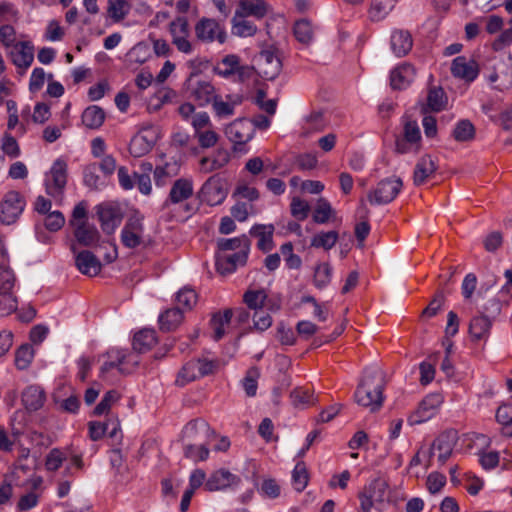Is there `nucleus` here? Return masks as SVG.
Masks as SVG:
<instances>
[{"label":"nucleus","mask_w":512,"mask_h":512,"mask_svg":"<svg viewBox=\"0 0 512 512\" xmlns=\"http://www.w3.org/2000/svg\"><path fill=\"white\" fill-rule=\"evenodd\" d=\"M95 209L102 231L106 234H113L123 218L120 207L112 202H104L97 205Z\"/></svg>","instance_id":"f8f14e48"},{"label":"nucleus","mask_w":512,"mask_h":512,"mask_svg":"<svg viewBox=\"0 0 512 512\" xmlns=\"http://www.w3.org/2000/svg\"><path fill=\"white\" fill-rule=\"evenodd\" d=\"M45 395L40 386H28L22 392V403L27 410L36 411L44 404Z\"/></svg>","instance_id":"f704fd0d"},{"label":"nucleus","mask_w":512,"mask_h":512,"mask_svg":"<svg viewBox=\"0 0 512 512\" xmlns=\"http://www.w3.org/2000/svg\"><path fill=\"white\" fill-rule=\"evenodd\" d=\"M217 95L215 87L208 81H197L190 88V96L200 107L212 104Z\"/></svg>","instance_id":"c756f323"},{"label":"nucleus","mask_w":512,"mask_h":512,"mask_svg":"<svg viewBox=\"0 0 512 512\" xmlns=\"http://www.w3.org/2000/svg\"><path fill=\"white\" fill-rule=\"evenodd\" d=\"M143 236V217L139 214L131 215L121 230L122 244L129 249H134L143 243Z\"/></svg>","instance_id":"9b49d317"},{"label":"nucleus","mask_w":512,"mask_h":512,"mask_svg":"<svg viewBox=\"0 0 512 512\" xmlns=\"http://www.w3.org/2000/svg\"><path fill=\"white\" fill-rule=\"evenodd\" d=\"M198 378L200 377L199 372L197 371V363L192 359L186 362L178 371L175 384L179 387H183Z\"/></svg>","instance_id":"a18cd8bd"},{"label":"nucleus","mask_w":512,"mask_h":512,"mask_svg":"<svg viewBox=\"0 0 512 512\" xmlns=\"http://www.w3.org/2000/svg\"><path fill=\"white\" fill-rule=\"evenodd\" d=\"M182 320L183 311L179 307L167 309L159 316L160 329L172 331L181 324Z\"/></svg>","instance_id":"4c0bfd02"},{"label":"nucleus","mask_w":512,"mask_h":512,"mask_svg":"<svg viewBox=\"0 0 512 512\" xmlns=\"http://www.w3.org/2000/svg\"><path fill=\"white\" fill-rule=\"evenodd\" d=\"M338 233L336 231L320 232L311 240V246L315 248H323L329 250L336 244Z\"/></svg>","instance_id":"bf43d9fd"},{"label":"nucleus","mask_w":512,"mask_h":512,"mask_svg":"<svg viewBox=\"0 0 512 512\" xmlns=\"http://www.w3.org/2000/svg\"><path fill=\"white\" fill-rule=\"evenodd\" d=\"M402 188L400 178L391 177L381 180L377 186L372 189L368 195V201L371 205H385L393 201Z\"/></svg>","instance_id":"0eeeda50"},{"label":"nucleus","mask_w":512,"mask_h":512,"mask_svg":"<svg viewBox=\"0 0 512 512\" xmlns=\"http://www.w3.org/2000/svg\"><path fill=\"white\" fill-rule=\"evenodd\" d=\"M416 70L409 63H403L391 71L390 82L393 89L403 90L415 80Z\"/></svg>","instance_id":"a878e982"},{"label":"nucleus","mask_w":512,"mask_h":512,"mask_svg":"<svg viewBox=\"0 0 512 512\" xmlns=\"http://www.w3.org/2000/svg\"><path fill=\"white\" fill-rule=\"evenodd\" d=\"M193 195V182L190 179H177L169 192V196L165 201V205L181 203Z\"/></svg>","instance_id":"7c9ffc66"},{"label":"nucleus","mask_w":512,"mask_h":512,"mask_svg":"<svg viewBox=\"0 0 512 512\" xmlns=\"http://www.w3.org/2000/svg\"><path fill=\"white\" fill-rule=\"evenodd\" d=\"M194 31L196 38L203 43H213L217 41L223 44L226 41L224 26L213 18H200L194 26Z\"/></svg>","instance_id":"6e6552de"},{"label":"nucleus","mask_w":512,"mask_h":512,"mask_svg":"<svg viewBox=\"0 0 512 512\" xmlns=\"http://www.w3.org/2000/svg\"><path fill=\"white\" fill-rule=\"evenodd\" d=\"M131 5L126 0H108L107 13L114 22H120L130 12Z\"/></svg>","instance_id":"8fccbe9b"},{"label":"nucleus","mask_w":512,"mask_h":512,"mask_svg":"<svg viewBox=\"0 0 512 512\" xmlns=\"http://www.w3.org/2000/svg\"><path fill=\"white\" fill-rule=\"evenodd\" d=\"M273 225H256L254 226L250 233L258 239L257 246L264 252H267L273 247Z\"/></svg>","instance_id":"c9c22d12"},{"label":"nucleus","mask_w":512,"mask_h":512,"mask_svg":"<svg viewBox=\"0 0 512 512\" xmlns=\"http://www.w3.org/2000/svg\"><path fill=\"white\" fill-rule=\"evenodd\" d=\"M219 247L224 253H232L241 250H249L250 243L246 236L223 239L219 242Z\"/></svg>","instance_id":"052dcab7"},{"label":"nucleus","mask_w":512,"mask_h":512,"mask_svg":"<svg viewBox=\"0 0 512 512\" xmlns=\"http://www.w3.org/2000/svg\"><path fill=\"white\" fill-rule=\"evenodd\" d=\"M232 318V311L225 310L223 313L215 314L211 319L213 329V339L218 341L225 334V327L229 325Z\"/></svg>","instance_id":"09e8293b"},{"label":"nucleus","mask_w":512,"mask_h":512,"mask_svg":"<svg viewBox=\"0 0 512 512\" xmlns=\"http://www.w3.org/2000/svg\"><path fill=\"white\" fill-rule=\"evenodd\" d=\"M168 32L171 43L175 48L185 55H190L194 51V44L191 40V31L186 17L178 16L168 25Z\"/></svg>","instance_id":"20e7f679"},{"label":"nucleus","mask_w":512,"mask_h":512,"mask_svg":"<svg viewBox=\"0 0 512 512\" xmlns=\"http://www.w3.org/2000/svg\"><path fill=\"white\" fill-rule=\"evenodd\" d=\"M336 214L335 210L332 208L330 202L321 197L317 200L314 212H313V220L318 224H324L328 222L332 217Z\"/></svg>","instance_id":"de8ad7c7"},{"label":"nucleus","mask_w":512,"mask_h":512,"mask_svg":"<svg viewBox=\"0 0 512 512\" xmlns=\"http://www.w3.org/2000/svg\"><path fill=\"white\" fill-rule=\"evenodd\" d=\"M225 135L234 144V150L245 145L254 135V125L247 119H237L226 126Z\"/></svg>","instance_id":"4468645a"},{"label":"nucleus","mask_w":512,"mask_h":512,"mask_svg":"<svg viewBox=\"0 0 512 512\" xmlns=\"http://www.w3.org/2000/svg\"><path fill=\"white\" fill-rule=\"evenodd\" d=\"M26 206L24 196L18 191H8L0 203V221L4 225L14 224Z\"/></svg>","instance_id":"39448f33"},{"label":"nucleus","mask_w":512,"mask_h":512,"mask_svg":"<svg viewBox=\"0 0 512 512\" xmlns=\"http://www.w3.org/2000/svg\"><path fill=\"white\" fill-rule=\"evenodd\" d=\"M359 512L383 511L391 502V489L388 480L379 476L370 480L358 494Z\"/></svg>","instance_id":"f257e3e1"},{"label":"nucleus","mask_w":512,"mask_h":512,"mask_svg":"<svg viewBox=\"0 0 512 512\" xmlns=\"http://www.w3.org/2000/svg\"><path fill=\"white\" fill-rule=\"evenodd\" d=\"M236 11L237 15L261 19L268 13L269 6L264 0H240Z\"/></svg>","instance_id":"473e14b6"},{"label":"nucleus","mask_w":512,"mask_h":512,"mask_svg":"<svg viewBox=\"0 0 512 512\" xmlns=\"http://www.w3.org/2000/svg\"><path fill=\"white\" fill-rule=\"evenodd\" d=\"M328 123L329 121L322 111H313L306 117L303 134L308 136L312 133L321 132L327 127Z\"/></svg>","instance_id":"58836bf2"},{"label":"nucleus","mask_w":512,"mask_h":512,"mask_svg":"<svg viewBox=\"0 0 512 512\" xmlns=\"http://www.w3.org/2000/svg\"><path fill=\"white\" fill-rule=\"evenodd\" d=\"M45 188L48 195L60 198L67 183V164L62 159H57L45 175Z\"/></svg>","instance_id":"1a4fd4ad"},{"label":"nucleus","mask_w":512,"mask_h":512,"mask_svg":"<svg viewBox=\"0 0 512 512\" xmlns=\"http://www.w3.org/2000/svg\"><path fill=\"white\" fill-rule=\"evenodd\" d=\"M457 441V432L448 430L441 433L432 443L431 455L436 456L441 463H445L451 456Z\"/></svg>","instance_id":"a211bd4d"},{"label":"nucleus","mask_w":512,"mask_h":512,"mask_svg":"<svg viewBox=\"0 0 512 512\" xmlns=\"http://www.w3.org/2000/svg\"><path fill=\"white\" fill-rule=\"evenodd\" d=\"M214 70L216 74L226 79L237 76L239 80H244L252 74V69L240 65L239 57L234 54L225 56L217 63Z\"/></svg>","instance_id":"dca6fc26"},{"label":"nucleus","mask_w":512,"mask_h":512,"mask_svg":"<svg viewBox=\"0 0 512 512\" xmlns=\"http://www.w3.org/2000/svg\"><path fill=\"white\" fill-rule=\"evenodd\" d=\"M120 399V395L116 390H110L105 393L102 400L94 409V415L101 416L107 414L111 407Z\"/></svg>","instance_id":"69168bd1"},{"label":"nucleus","mask_w":512,"mask_h":512,"mask_svg":"<svg viewBox=\"0 0 512 512\" xmlns=\"http://www.w3.org/2000/svg\"><path fill=\"white\" fill-rule=\"evenodd\" d=\"M120 424L117 419H108L106 422H90L89 423V436L93 441L100 440L104 435L110 438H116Z\"/></svg>","instance_id":"2f4dec72"},{"label":"nucleus","mask_w":512,"mask_h":512,"mask_svg":"<svg viewBox=\"0 0 512 512\" xmlns=\"http://www.w3.org/2000/svg\"><path fill=\"white\" fill-rule=\"evenodd\" d=\"M292 483L294 488L301 492L308 483V473L304 462H298L292 472Z\"/></svg>","instance_id":"338daca9"},{"label":"nucleus","mask_w":512,"mask_h":512,"mask_svg":"<svg viewBox=\"0 0 512 512\" xmlns=\"http://www.w3.org/2000/svg\"><path fill=\"white\" fill-rule=\"evenodd\" d=\"M156 142V130L153 126H143L139 132L131 139L129 144V153L139 158L151 151Z\"/></svg>","instance_id":"2eb2a0df"},{"label":"nucleus","mask_w":512,"mask_h":512,"mask_svg":"<svg viewBox=\"0 0 512 512\" xmlns=\"http://www.w3.org/2000/svg\"><path fill=\"white\" fill-rule=\"evenodd\" d=\"M420 139L421 133L417 123L409 121L404 126L403 138L396 141V150L399 153H407L413 148L417 149Z\"/></svg>","instance_id":"393cba45"},{"label":"nucleus","mask_w":512,"mask_h":512,"mask_svg":"<svg viewBox=\"0 0 512 512\" xmlns=\"http://www.w3.org/2000/svg\"><path fill=\"white\" fill-rule=\"evenodd\" d=\"M243 301L249 309L254 311L262 310L263 307L271 311H277L280 308L279 304L268 300L264 289L247 290L243 295Z\"/></svg>","instance_id":"bb28decb"},{"label":"nucleus","mask_w":512,"mask_h":512,"mask_svg":"<svg viewBox=\"0 0 512 512\" xmlns=\"http://www.w3.org/2000/svg\"><path fill=\"white\" fill-rule=\"evenodd\" d=\"M18 307L16 291H0V316H8Z\"/></svg>","instance_id":"5fc2aeb1"},{"label":"nucleus","mask_w":512,"mask_h":512,"mask_svg":"<svg viewBox=\"0 0 512 512\" xmlns=\"http://www.w3.org/2000/svg\"><path fill=\"white\" fill-rule=\"evenodd\" d=\"M225 182L217 175L211 176L201 187L199 197L210 206L221 204L227 197Z\"/></svg>","instance_id":"ddd939ff"},{"label":"nucleus","mask_w":512,"mask_h":512,"mask_svg":"<svg viewBox=\"0 0 512 512\" xmlns=\"http://www.w3.org/2000/svg\"><path fill=\"white\" fill-rule=\"evenodd\" d=\"M256 66L257 72L262 78L273 80L279 75L282 64L273 51L264 50L256 58Z\"/></svg>","instance_id":"f3484780"},{"label":"nucleus","mask_w":512,"mask_h":512,"mask_svg":"<svg viewBox=\"0 0 512 512\" xmlns=\"http://www.w3.org/2000/svg\"><path fill=\"white\" fill-rule=\"evenodd\" d=\"M290 398L294 407L300 409L310 407L317 402V398L315 397L314 392L305 387L295 388L291 392Z\"/></svg>","instance_id":"a19ab883"},{"label":"nucleus","mask_w":512,"mask_h":512,"mask_svg":"<svg viewBox=\"0 0 512 512\" xmlns=\"http://www.w3.org/2000/svg\"><path fill=\"white\" fill-rule=\"evenodd\" d=\"M156 343V332L153 329H142L133 338V348L140 353L150 350Z\"/></svg>","instance_id":"e433bc0d"},{"label":"nucleus","mask_w":512,"mask_h":512,"mask_svg":"<svg viewBox=\"0 0 512 512\" xmlns=\"http://www.w3.org/2000/svg\"><path fill=\"white\" fill-rule=\"evenodd\" d=\"M390 43L393 53L398 57L405 56L413 46L411 34L406 30L393 31Z\"/></svg>","instance_id":"72a5a7b5"},{"label":"nucleus","mask_w":512,"mask_h":512,"mask_svg":"<svg viewBox=\"0 0 512 512\" xmlns=\"http://www.w3.org/2000/svg\"><path fill=\"white\" fill-rule=\"evenodd\" d=\"M451 72L457 78L472 82L479 74V67L473 59L458 56L452 62Z\"/></svg>","instance_id":"4be33fe9"},{"label":"nucleus","mask_w":512,"mask_h":512,"mask_svg":"<svg viewBox=\"0 0 512 512\" xmlns=\"http://www.w3.org/2000/svg\"><path fill=\"white\" fill-rule=\"evenodd\" d=\"M229 161V154L224 150H218L213 157H203L200 160V170L209 173L224 167Z\"/></svg>","instance_id":"79ce46f5"},{"label":"nucleus","mask_w":512,"mask_h":512,"mask_svg":"<svg viewBox=\"0 0 512 512\" xmlns=\"http://www.w3.org/2000/svg\"><path fill=\"white\" fill-rule=\"evenodd\" d=\"M71 250L75 255V265L82 274L90 277L99 274L101 263L92 252L88 250L77 252L76 244H71Z\"/></svg>","instance_id":"aec40b11"},{"label":"nucleus","mask_w":512,"mask_h":512,"mask_svg":"<svg viewBox=\"0 0 512 512\" xmlns=\"http://www.w3.org/2000/svg\"><path fill=\"white\" fill-rule=\"evenodd\" d=\"M447 103V98L442 88H430L427 95L426 107L431 111H441Z\"/></svg>","instance_id":"3c124183"},{"label":"nucleus","mask_w":512,"mask_h":512,"mask_svg":"<svg viewBox=\"0 0 512 512\" xmlns=\"http://www.w3.org/2000/svg\"><path fill=\"white\" fill-rule=\"evenodd\" d=\"M444 398L440 393L426 395L417 408L408 416V424L418 425L433 418L443 404Z\"/></svg>","instance_id":"423d86ee"},{"label":"nucleus","mask_w":512,"mask_h":512,"mask_svg":"<svg viewBox=\"0 0 512 512\" xmlns=\"http://www.w3.org/2000/svg\"><path fill=\"white\" fill-rule=\"evenodd\" d=\"M209 430V425L205 420L195 419L185 425L183 436L187 439H194L199 434L207 435Z\"/></svg>","instance_id":"13d9d810"},{"label":"nucleus","mask_w":512,"mask_h":512,"mask_svg":"<svg viewBox=\"0 0 512 512\" xmlns=\"http://www.w3.org/2000/svg\"><path fill=\"white\" fill-rule=\"evenodd\" d=\"M356 402L370 411L378 410L383 403V379L380 370L367 369L355 391Z\"/></svg>","instance_id":"f03ea898"},{"label":"nucleus","mask_w":512,"mask_h":512,"mask_svg":"<svg viewBox=\"0 0 512 512\" xmlns=\"http://www.w3.org/2000/svg\"><path fill=\"white\" fill-rule=\"evenodd\" d=\"M477 286V278L474 274H467L462 282V295L465 301V309L472 312L474 304L477 302L479 295L476 298L473 297V293Z\"/></svg>","instance_id":"37998d69"},{"label":"nucleus","mask_w":512,"mask_h":512,"mask_svg":"<svg viewBox=\"0 0 512 512\" xmlns=\"http://www.w3.org/2000/svg\"><path fill=\"white\" fill-rule=\"evenodd\" d=\"M437 159L431 155L422 156L416 163L413 182L415 185L420 186L431 179L437 170Z\"/></svg>","instance_id":"b1692460"},{"label":"nucleus","mask_w":512,"mask_h":512,"mask_svg":"<svg viewBox=\"0 0 512 512\" xmlns=\"http://www.w3.org/2000/svg\"><path fill=\"white\" fill-rule=\"evenodd\" d=\"M249 250L224 253L217 259V268L222 274L234 272L237 267L243 266L248 258Z\"/></svg>","instance_id":"c85d7f7f"},{"label":"nucleus","mask_w":512,"mask_h":512,"mask_svg":"<svg viewBox=\"0 0 512 512\" xmlns=\"http://www.w3.org/2000/svg\"><path fill=\"white\" fill-rule=\"evenodd\" d=\"M488 309L485 306L483 311L473 316L470 320L469 334L475 341L486 340L489 336L492 319L485 314Z\"/></svg>","instance_id":"5701e85b"},{"label":"nucleus","mask_w":512,"mask_h":512,"mask_svg":"<svg viewBox=\"0 0 512 512\" xmlns=\"http://www.w3.org/2000/svg\"><path fill=\"white\" fill-rule=\"evenodd\" d=\"M104 360L100 368L102 377L112 371L117 370L119 373H130L139 360L136 355L127 354L124 350L112 348L103 356Z\"/></svg>","instance_id":"7ed1b4c3"},{"label":"nucleus","mask_w":512,"mask_h":512,"mask_svg":"<svg viewBox=\"0 0 512 512\" xmlns=\"http://www.w3.org/2000/svg\"><path fill=\"white\" fill-rule=\"evenodd\" d=\"M245 15H237V11H235V15L232 19V34L239 37H250L253 36L257 32L256 25L246 19Z\"/></svg>","instance_id":"ea45409f"},{"label":"nucleus","mask_w":512,"mask_h":512,"mask_svg":"<svg viewBox=\"0 0 512 512\" xmlns=\"http://www.w3.org/2000/svg\"><path fill=\"white\" fill-rule=\"evenodd\" d=\"M243 97L239 94H227L224 97L217 95L212 103V110L216 118L227 119L235 114L236 107L242 104Z\"/></svg>","instance_id":"6ab92c4d"},{"label":"nucleus","mask_w":512,"mask_h":512,"mask_svg":"<svg viewBox=\"0 0 512 512\" xmlns=\"http://www.w3.org/2000/svg\"><path fill=\"white\" fill-rule=\"evenodd\" d=\"M97 163H91L84 168L83 180L84 184L91 189H101L105 186V180L97 174Z\"/></svg>","instance_id":"603ef678"},{"label":"nucleus","mask_w":512,"mask_h":512,"mask_svg":"<svg viewBox=\"0 0 512 512\" xmlns=\"http://www.w3.org/2000/svg\"><path fill=\"white\" fill-rule=\"evenodd\" d=\"M17 279L8 264H0V291H16Z\"/></svg>","instance_id":"e2e57ef3"},{"label":"nucleus","mask_w":512,"mask_h":512,"mask_svg":"<svg viewBox=\"0 0 512 512\" xmlns=\"http://www.w3.org/2000/svg\"><path fill=\"white\" fill-rule=\"evenodd\" d=\"M105 120L104 111L98 106H89L82 113V123L90 129H97L102 126Z\"/></svg>","instance_id":"c03bdc74"},{"label":"nucleus","mask_w":512,"mask_h":512,"mask_svg":"<svg viewBox=\"0 0 512 512\" xmlns=\"http://www.w3.org/2000/svg\"><path fill=\"white\" fill-rule=\"evenodd\" d=\"M35 356V351L32 345L26 343L22 344L15 351L14 363L18 370H26L31 365Z\"/></svg>","instance_id":"49530a36"},{"label":"nucleus","mask_w":512,"mask_h":512,"mask_svg":"<svg viewBox=\"0 0 512 512\" xmlns=\"http://www.w3.org/2000/svg\"><path fill=\"white\" fill-rule=\"evenodd\" d=\"M397 0H373L370 8L372 20L379 21L385 18L394 8Z\"/></svg>","instance_id":"864d4df0"},{"label":"nucleus","mask_w":512,"mask_h":512,"mask_svg":"<svg viewBox=\"0 0 512 512\" xmlns=\"http://www.w3.org/2000/svg\"><path fill=\"white\" fill-rule=\"evenodd\" d=\"M7 55L17 72L24 75L34 61V45L30 41H18L9 48Z\"/></svg>","instance_id":"9d476101"},{"label":"nucleus","mask_w":512,"mask_h":512,"mask_svg":"<svg viewBox=\"0 0 512 512\" xmlns=\"http://www.w3.org/2000/svg\"><path fill=\"white\" fill-rule=\"evenodd\" d=\"M496 420L504 426V433L512 436V406L503 404L496 411Z\"/></svg>","instance_id":"0e129e2a"},{"label":"nucleus","mask_w":512,"mask_h":512,"mask_svg":"<svg viewBox=\"0 0 512 512\" xmlns=\"http://www.w3.org/2000/svg\"><path fill=\"white\" fill-rule=\"evenodd\" d=\"M240 482L239 476L226 469H220L210 475L204 486L208 491H219L227 488H236Z\"/></svg>","instance_id":"412c9836"},{"label":"nucleus","mask_w":512,"mask_h":512,"mask_svg":"<svg viewBox=\"0 0 512 512\" xmlns=\"http://www.w3.org/2000/svg\"><path fill=\"white\" fill-rule=\"evenodd\" d=\"M474 135L475 128L473 124L468 120L459 121L453 130V136L455 140L459 142L472 140Z\"/></svg>","instance_id":"680f3d73"},{"label":"nucleus","mask_w":512,"mask_h":512,"mask_svg":"<svg viewBox=\"0 0 512 512\" xmlns=\"http://www.w3.org/2000/svg\"><path fill=\"white\" fill-rule=\"evenodd\" d=\"M73 234L76 239V245H82L86 247H91L96 245L100 240V233L97 228L88 223L87 221H82L77 226L72 227Z\"/></svg>","instance_id":"cd10ccee"},{"label":"nucleus","mask_w":512,"mask_h":512,"mask_svg":"<svg viewBox=\"0 0 512 512\" xmlns=\"http://www.w3.org/2000/svg\"><path fill=\"white\" fill-rule=\"evenodd\" d=\"M293 30L294 35L299 42L309 44L312 41L314 30L310 21L306 19L296 21Z\"/></svg>","instance_id":"6e6d98bb"},{"label":"nucleus","mask_w":512,"mask_h":512,"mask_svg":"<svg viewBox=\"0 0 512 512\" xmlns=\"http://www.w3.org/2000/svg\"><path fill=\"white\" fill-rule=\"evenodd\" d=\"M198 296L191 288H183L176 294L177 307L180 310H191L197 303Z\"/></svg>","instance_id":"4d7b16f0"},{"label":"nucleus","mask_w":512,"mask_h":512,"mask_svg":"<svg viewBox=\"0 0 512 512\" xmlns=\"http://www.w3.org/2000/svg\"><path fill=\"white\" fill-rule=\"evenodd\" d=\"M332 277V268L328 263L319 264L314 272V284L317 288L322 289L326 287Z\"/></svg>","instance_id":"774afa93"}]
</instances>
